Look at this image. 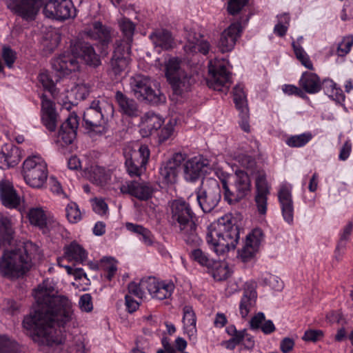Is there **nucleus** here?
<instances>
[{
    "label": "nucleus",
    "mask_w": 353,
    "mask_h": 353,
    "mask_svg": "<svg viewBox=\"0 0 353 353\" xmlns=\"http://www.w3.org/2000/svg\"><path fill=\"white\" fill-rule=\"evenodd\" d=\"M38 308L23 321V327L39 345L54 347L65 342L64 332L78 325L71 301L57 295L54 283L46 280L34 291Z\"/></svg>",
    "instance_id": "obj_1"
},
{
    "label": "nucleus",
    "mask_w": 353,
    "mask_h": 353,
    "mask_svg": "<svg viewBox=\"0 0 353 353\" xmlns=\"http://www.w3.org/2000/svg\"><path fill=\"white\" fill-rule=\"evenodd\" d=\"M14 232L9 218L0 216V248L5 250L0 257V275L11 280L23 276L33 263L39 261L42 254L39 248L32 242L15 246Z\"/></svg>",
    "instance_id": "obj_2"
},
{
    "label": "nucleus",
    "mask_w": 353,
    "mask_h": 353,
    "mask_svg": "<svg viewBox=\"0 0 353 353\" xmlns=\"http://www.w3.org/2000/svg\"><path fill=\"white\" fill-rule=\"evenodd\" d=\"M239 239V228L232 223L230 215L225 214L216 223L210 225L206 234V242L219 256H224L234 250Z\"/></svg>",
    "instance_id": "obj_3"
},
{
    "label": "nucleus",
    "mask_w": 353,
    "mask_h": 353,
    "mask_svg": "<svg viewBox=\"0 0 353 353\" xmlns=\"http://www.w3.org/2000/svg\"><path fill=\"white\" fill-rule=\"evenodd\" d=\"M194 213L188 203L181 199H176L171 204V218L172 224L179 230L181 238L187 245H199L201 243L198 236L196 226L193 221Z\"/></svg>",
    "instance_id": "obj_4"
},
{
    "label": "nucleus",
    "mask_w": 353,
    "mask_h": 353,
    "mask_svg": "<svg viewBox=\"0 0 353 353\" xmlns=\"http://www.w3.org/2000/svg\"><path fill=\"white\" fill-rule=\"evenodd\" d=\"M114 108L107 98L99 97L94 99L83 114L85 125L97 132L105 131L108 121L114 116Z\"/></svg>",
    "instance_id": "obj_5"
},
{
    "label": "nucleus",
    "mask_w": 353,
    "mask_h": 353,
    "mask_svg": "<svg viewBox=\"0 0 353 353\" xmlns=\"http://www.w3.org/2000/svg\"><path fill=\"white\" fill-rule=\"evenodd\" d=\"M165 74L176 95L188 92L194 80L188 72L182 61L176 57H171L165 62Z\"/></svg>",
    "instance_id": "obj_6"
},
{
    "label": "nucleus",
    "mask_w": 353,
    "mask_h": 353,
    "mask_svg": "<svg viewBox=\"0 0 353 353\" xmlns=\"http://www.w3.org/2000/svg\"><path fill=\"white\" fill-rule=\"evenodd\" d=\"M130 89L133 95L139 101L154 104L163 102V94L157 88L155 81L148 76L141 74L132 76L129 80Z\"/></svg>",
    "instance_id": "obj_7"
},
{
    "label": "nucleus",
    "mask_w": 353,
    "mask_h": 353,
    "mask_svg": "<svg viewBox=\"0 0 353 353\" xmlns=\"http://www.w3.org/2000/svg\"><path fill=\"white\" fill-rule=\"evenodd\" d=\"M23 175L28 185L33 188H42L48 176V165L44 159L39 154L28 157L23 163Z\"/></svg>",
    "instance_id": "obj_8"
},
{
    "label": "nucleus",
    "mask_w": 353,
    "mask_h": 353,
    "mask_svg": "<svg viewBox=\"0 0 353 353\" xmlns=\"http://www.w3.org/2000/svg\"><path fill=\"white\" fill-rule=\"evenodd\" d=\"M221 198L218 181L213 178L205 179L196 191V199L204 212H210L218 205Z\"/></svg>",
    "instance_id": "obj_9"
},
{
    "label": "nucleus",
    "mask_w": 353,
    "mask_h": 353,
    "mask_svg": "<svg viewBox=\"0 0 353 353\" xmlns=\"http://www.w3.org/2000/svg\"><path fill=\"white\" fill-rule=\"evenodd\" d=\"M228 63L223 59H215L209 62V77L207 80L209 88L217 91H228L230 81V72L227 69Z\"/></svg>",
    "instance_id": "obj_10"
},
{
    "label": "nucleus",
    "mask_w": 353,
    "mask_h": 353,
    "mask_svg": "<svg viewBox=\"0 0 353 353\" xmlns=\"http://www.w3.org/2000/svg\"><path fill=\"white\" fill-rule=\"evenodd\" d=\"M234 190L229 187L224 192V199L232 205L244 199L251 190V181L248 174L242 170L236 171L232 176Z\"/></svg>",
    "instance_id": "obj_11"
},
{
    "label": "nucleus",
    "mask_w": 353,
    "mask_h": 353,
    "mask_svg": "<svg viewBox=\"0 0 353 353\" xmlns=\"http://www.w3.org/2000/svg\"><path fill=\"white\" fill-rule=\"evenodd\" d=\"M27 217L32 225L39 228L43 233H47L59 227V223L46 209L41 206L30 208Z\"/></svg>",
    "instance_id": "obj_12"
},
{
    "label": "nucleus",
    "mask_w": 353,
    "mask_h": 353,
    "mask_svg": "<svg viewBox=\"0 0 353 353\" xmlns=\"http://www.w3.org/2000/svg\"><path fill=\"white\" fill-rule=\"evenodd\" d=\"M43 12L46 17L59 21L76 16V9L70 0H49L45 4Z\"/></svg>",
    "instance_id": "obj_13"
},
{
    "label": "nucleus",
    "mask_w": 353,
    "mask_h": 353,
    "mask_svg": "<svg viewBox=\"0 0 353 353\" xmlns=\"http://www.w3.org/2000/svg\"><path fill=\"white\" fill-rule=\"evenodd\" d=\"M150 157L148 146L141 145L139 150H134L128 154L125 166L130 176H139L145 170V165Z\"/></svg>",
    "instance_id": "obj_14"
},
{
    "label": "nucleus",
    "mask_w": 353,
    "mask_h": 353,
    "mask_svg": "<svg viewBox=\"0 0 353 353\" xmlns=\"http://www.w3.org/2000/svg\"><path fill=\"white\" fill-rule=\"evenodd\" d=\"M8 9L26 21L35 19L41 6L40 0H8Z\"/></svg>",
    "instance_id": "obj_15"
},
{
    "label": "nucleus",
    "mask_w": 353,
    "mask_h": 353,
    "mask_svg": "<svg viewBox=\"0 0 353 353\" xmlns=\"http://www.w3.org/2000/svg\"><path fill=\"white\" fill-rule=\"evenodd\" d=\"M212 170L209 161L203 157H194L188 160L184 165V178L187 181L194 182L202 174Z\"/></svg>",
    "instance_id": "obj_16"
},
{
    "label": "nucleus",
    "mask_w": 353,
    "mask_h": 353,
    "mask_svg": "<svg viewBox=\"0 0 353 353\" xmlns=\"http://www.w3.org/2000/svg\"><path fill=\"white\" fill-rule=\"evenodd\" d=\"M130 45L128 43H116V47L110 60L111 70L115 74L125 70L130 62Z\"/></svg>",
    "instance_id": "obj_17"
},
{
    "label": "nucleus",
    "mask_w": 353,
    "mask_h": 353,
    "mask_svg": "<svg viewBox=\"0 0 353 353\" xmlns=\"http://www.w3.org/2000/svg\"><path fill=\"white\" fill-rule=\"evenodd\" d=\"M143 287L153 299L164 300L169 299L174 290V285L172 282L159 281L154 277H148V281L143 283Z\"/></svg>",
    "instance_id": "obj_18"
},
{
    "label": "nucleus",
    "mask_w": 353,
    "mask_h": 353,
    "mask_svg": "<svg viewBox=\"0 0 353 353\" xmlns=\"http://www.w3.org/2000/svg\"><path fill=\"white\" fill-rule=\"evenodd\" d=\"M263 239V233L259 228L254 229L247 235L245 245L239 252L243 261H248L254 256Z\"/></svg>",
    "instance_id": "obj_19"
},
{
    "label": "nucleus",
    "mask_w": 353,
    "mask_h": 353,
    "mask_svg": "<svg viewBox=\"0 0 353 353\" xmlns=\"http://www.w3.org/2000/svg\"><path fill=\"white\" fill-rule=\"evenodd\" d=\"M52 68L63 75H68L72 72H76L79 68V63L76 53L71 51L64 52L58 57L54 59L52 62Z\"/></svg>",
    "instance_id": "obj_20"
},
{
    "label": "nucleus",
    "mask_w": 353,
    "mask_h": 353,
    "mask_svg": "<svg viewBox=\"0 0 353 353\" xmlns=\"http://www.w3.org/2000/svg\"><path fill=\"white\" fill-rule=\"evenodd\" d=\"M185 157L182 153H175L160 168V174L167 183H174L181 170Z\"/></svg>",
    "instance_id": "obj_21"
},
{
    "label": "nucleus",
    "mask_w": 353,
    "mask_h": 353,
    "mask_svg": "<svg viewBox=\"0 0 353 353\" xmlns=\"http://www.w3.org/2000/svg\"><path fill=\"white\" fill-rule=\"evenodd\" d=\"M291 185L283 183L278 191V199L281 205L282 215L284 220L292 223L294 219V205L292 196Z\"/></svg>",
    "instance_id": "obj_22"
},
{
    "label": "nucleus",
    "mask_w": 353,
    "mask_h": 353,
    "mask_svg": "<svg viewBox=\"0 0 353 353\" xmlns=\"http://www.w3.org/2000/svg\"><path fill=\"white\" fill-rule=\"evenodd\" d=\"M123 194H128L141 201H146L152 197L153 188L149 183L137 181H127L120 187Z\"/></svg>",
    "instance_id": "obj_23"
},
{
    "label": "nucleus",
    "mask_w": 353,
    "mask_h": 353,
    "mask_svg": "<svg viewBox=\"0 0 353 353\" xmlns=\"http://www.w3.org/2000/svg\"><path fill=\"white\" fill-rule=\"evenodd\" d=\"M79 126V117L74 113H71L60 128L58 134V142L63 145L71 144L77 137Z\"/></svg>",
    "instance_id": "obj_24"
},
{
    "label": "nucleus",
    "mask_w": 353,
    "mask_h": 353,
    "mask_svg": "<svg viewBox=\"0 0 353 353\" xmlns=\"http://www.w3.org/2000/svg\"><path fill=\"white\" fill-rule=\"evenodd\" d=\"M256 195L254 198L257 212L262 215L266 214L268 209V196L270 188L265 175L259 174L256 179Z\"/></svg>",
    "instance_id": "obj_25"
},
{
    "label": "nucleus",
    "mask_w": 353,
    "mask_h": 353,
    "mask_svg": "<svg viewBox=\"0 0 353 353\" xmlns=\"http://www.w3.org/2000/svg\"><path fill=\"white\" fill-rule=\"evenodd\" d=\"M256 283L250 281L245 283L243 294L239 303V312L242 318L248 316L254 307L257 298Z\"/></svg>",
    "instance_id": "obj_26"
},
{
    "label": "nucleus",
    "mask_w": 353,
    "mask_h": 353,
    "mask_svg": "<svg viewBox=\"0 0 353 353\" xmlns=\"http://www.w3.org/2000/svg\"><path fill=\"white\" fill-rule=\"evenodd\" d=\"M185 37L187 43L184 46V50L186 53L194 54L200 52L203 54L208 53L210 45L199 33L190 30L187 32Z\"/></svg>",
    "instance_id": "obj_27"
},
{
    "label": "nucleus",
    "mask_w": 353,
    "mask_h": 353,
    "mask_svg": "<svg viewBox=\"0 0 353 353\" xmlns=\"http://www.w3.org/2000/svg\"><path fill=\"white\" fill-rule=\"evenodd\" d=\"M242 31L241 25L239 23H232L221 34L218 47L221 52L231 51L240 37Z\"/></svg>",
    "instance_id": "obj_28"
},
{
    "label": "nucleus",
    "mask_w": 353,
    "mask_h": 353,
    "mask_svg": "<svg viewBox=\"0 0 353 353\" xmlns=\"http://www.w3.org/2000/svg\"><path fill=\"white\" fill-rule=\"evenodd\" d=\"M41 121L48 130L53 132L56 130L58 115L54 104L44 95L41 97Z\"/></svg>",
    "instance_id": "obj_29"
},
{
    "label": "nucleus",
    "mask_w": 353,
    "mask_h": 353,
    "mask_svg": "<svg viewBox=\"0 0 353 353\" xmlns=\"http://www.w3.org/2000/svg\"><path fill=\"white\" fill-rule=\"evenodd\" d=\"M0 199L3 205L10 209H16L21 203L19 195L8 181H0Z\"/></svg>",
    "instance_id": "obj_30"
},
{
    "label": "nucleus",
    "mask_w": 353,
    "mask_h": 353,
    "mask_svg": "<svg viewBox=\"0 0 353 353\" xmlns=\"http://www.w3.org/2000/svg\"><path fill=\"white\" fill-rule=\"evenodd\" d=\"M21 152L18 147L12 144H5L0 151V168L7 169L19 163Z\"/></svg>",
    "instance_id": "obj_31"
},
{
    "label": "nucleus",
    "mask_w": 353,
    "mask_h": 353,
    "mask_svg": "<svg viewBox=\"0 0 353 353\" xmlns=\"http://www.w3.org/2000/svg\"><path fill=\"white\" fill-rule=\"evenodd\" d=\"M85 34L92 39L107 44L111 41V29L101 22L95 21L85 28Z\"/></svg>",
    "instance_id": "obj_32"
},
{
    "label": "nucleus",
    "mask_w": 353,
    "mask_h": 353,
    "mask_svg": "<svg viewBox=\"0 0 353 353\" xmlns=\"http://www.w3.org/2000/svg\"><path fill=\"white\" fill-rule=\"evenodd\" d=\"M72 52L76 53L77 59L81 58L88 65L96 67L101 63L100 59L93 47L88 43H78L73 45Z\"/></svg>",
    "instance_id": "obj_33"
},
{
    "label": "nucleus",
    "mask_w": 353,
    "mask_h": 353,
    "mask_svg": "<svg viewBox=\"0 0 353 353\" xmlns=\"http://www.w3.org/2000/svg\"><path fill=\"white\" fill-rule=\"evenodd\" d=\"M183 323L184 333L190 341H196L197 339L196 318L193 309L190 305H185L183 309Z\"/></svg>",
    "instance_id": "obj_34"
},
{
    "label": "nucleus",
    "mask_w": 353,
    "mask_h": 353,
    "mask_svg": "<svg viewBox=\"0 0 353 353\" xmlns=\"http://www.w3.org/2000/svg\"><path fill=\"white\" fill-rule=\"evenodd\" d=\"M163 123V120L159 115L154 112L146 113L141 120V134L144 137L151 135L161 127Z\"/></svg>",
    "instance_id": "obj_35"
},
{
    "label": "nucleus",
    "mask_w": 353,
    "mask_h": 353,
    "mask_svg": "<svg viewBox=\"0 0 353 353\" xmlns=\"http://www.w3.org/2000/svg\"><path fill=\"white\" fill-rule=\"evenodd\" d=\"M115 100L121 113L129 117H137L138 115V105L134 99L129 98L121 91H117Z\"/></svg>",
    "instance_id": "obj_36"
},
{
    "label": "nucleus",
    "mask_w": 353,
    "mask_h": 353,
    "mask_svg": "<svg viewBox=\"0 0 353 353\" xmlns=\"http://www.w3.org/2000/svg\"><path fill=\"white\" fill-rule=\"evenodd\" d=\"M155 48L160 50H169L174 46V40L171 33L165 30H157L150 35Z\"/></svg>",
    "instance_id": "obj_37"
},
{
    "label": "nucleus",
    "mask_w": 353,
    "mask_h": 353,
    "mask_svg": "<svg viewBox=\"0 0 353 353\" xmlns=\"http://www.w3.org/2000/svg\"><path fill=\"white\" fill-rule=\"evenodd\" d=\"M299 85L309 94L316 93L321 88V81L318 75L309 72H305L302 74L299 80Z\"/></svg>",
    "instance_id": "obj_38"
},
{
    "label": "nucleus",
    "mask_w": 353,
    "mask_h": 353,
    "mask_svg": "<svg viewBox=\"0 0 353 353\" xmlns=\"http://www.w3.org/2000/svg\"><path fill=\"white\" fill-rule=\"evenodd\" d=\"M64 250V256L68 261H74L77 263H82L87 259V252L81 245L76 242H72L69 245L65 247Z\"/></svg>",
    "instance_id": "obj_39"
},
{
    "label": "nucleus",
    "mask_w": 353,
    "mask_h": 353,
    "mask_svg": "<svg viewBox=\"0 0 353 353\" xmlns=\"http://www.w3.org/2000/svg\"><path fill=\"white\" fill-rule=\"evenodd\" d=\"M87 175L90 181L98 185H105L110 179V174L105 168L97 165H92L87 168Z\"/></svg>",
    "instance_id": "obj_40"
},
{
    "label": "nucleus",
    "mask_w": 353,
    "mask_h": 353,
    "mask_svg": "<svg viewBox=\"0 0 353 353\" xmlns=\"http://www.w3.org/2000/svg\"><path fill=\"white\" fill-rule=\"evenodd\" d=\"M312 138V134L310 132H306L288 137L285 143L291 148H301L309 143Z\"/></svg>",
    "instance_id": "obj_41"
},
{
    "label": "nucleus",
    "mask_w": 353,
    "mask_h": 353,
    "mask_svg": "<svg viewBox=\"0 0 353 353\" xmlns=\"http://www.w3.org/2000/svg\"><path fill=\"white\" fill-rule=\"evenodd\" d=\"M292 46L295 54L296 58L300 63L307 69L314 70V66L309 55L305 51L303 48L295 41L292 43Z\"/></svg>",
    "instance_id": "obj_42"
},
{
    "label": "nucleus",
    "mask_w": 353,
    "mask_h": 353,
    "mask_svg": "<svg viewBox=\"0 0 353 353\" xmlns=\"http://www.w3.org/2000/svg\"><path fill=\"white\" fill-rule=\"evenodd\" d=\"M234 101L236 108L239 110L243 109V113H246L248 108L246 95L244 92L243 85L238 84L234 88Z\"/></svg>",
    "instance_id": "obj_43"
},
{
    "label": "nucleus",
    "mask_w": 353,
    "mask_h": 353,
    "mask_svg": "<svg viewBox=\"0 0 353 353\" xmlns=\"http://www.w3.org/2000/svg\"><path fill=\"white\" fill-rule=\"evenodd\" d=\"M100 268L106 272V278L110 281L117 272V261L112 257H103L100 261Z\"/></svg>",
    "instance_id": "obj_44"
},
{
    "label": "nucleus",
    "mask_w": 353,
    "mask_h": 353,
    "mask_svg": "<svg viewBox=\"0 0 353 353\" xmlns=\"http://www.w3.org/2000/svg\"><path fill=\"white\" fill-rule=\"evenodd\" d=\"M119 26L124 36L126 37L127 41H117V43H128L130 44L134 32V24L128 19L123 17L119 21Z\"/></svg>",
    "instance_id": "obj_45"
},
{
    "label": "nucleus",
    "mask_w": 353,
    "mask_h": 353,
    "mask_svg": "<svg viewBox=\"0 0 353 353\" xmlns=\"http://www.w3.org/2000/svg\"><path fill=\"white\" fill-rule=\"evenodd\" d=\"M190 258L202 266L210 267L212 265V260L208 254L199 248L194 249L191 252Z\"/></svg>",
    "instance_id": "obj_46"
},
{
    "label": "nucleus",
    "mask_w": 353,
    "mask_h": 353,
    "mask_svg": "<svg viewBox=\"0 0 353 353\" xmlns=\"http://www.w3.org/2000/svg\"><path fill=\"white\" fill-rule=\"evenodd\" d=\"M353 229V224L352 223H348L343 230V232L341 234L340 241L336 248L335 250V255L336 257H338L341 255V251H343L345 248V241L348 239L350 235L352 233Z\"/></svg>",
    "instance_id": "obj_47"
},
{
    "label": "nucleus",
    "mask_w": 353,
    "mask_h": 353,
    "mask_svg": "<svg viewBox=\"0 0 353 353\" xmlns=\"http://www.w3.org/2000/svg\"><path fill=\"white\" fill-rule=\"evenodd\" d=\"M65 211L66 216L70 223H76L81 219V214L76 203H68Z\"/></svg>",
    "instance_id": "obj_48"
},
{
    "label": "nucleus",
    "mask_w": 353,
    "mask_h": 353,
    "mask_svg": "<svg viewBox=\"0 0 353 353\" xmlns=\"http://www.w3.org/2000/svg\"><path fill=\"white\" fill-rule=\"evenodd\" d=\"M353 46V37H344L341 41L338 44L336 48V54L339 57H345L347 54Z\"/></svg>",
    "instance_id": "obj_49"
},
{
    "label": "nucleus",
    "mask_w": 353,
    "mask_h": 353,
    "mask_svg": "<svg viewBox=\"0 0 353 353\" xmlns=\"http://www.w3.org/2000/svg\"><path fill=\"white\" fill-rule=\"evenodd\" d=\"M148 281V278L141 279L139 284L132 282L129 283L128 289V292L131 295H134L139 299L145 297V290L147 288L143 287V283Z\"/></svg>",
    "instance_id": "obj_50"
},
{
    "label": "nucleus",
    "mask_w": 353,
    "mask_h": 353,
    "mask_svg": "<svg viewBox=\"0 0 353 353\" xmlns=\"http://www.w3.org/2000/svg\"><path fill=\"white\" fill-rule=\"evenodd\" d=\"M228 332L232 336V339L229 340V344L233 343L232 348H234L248 336L245 330H236L234 326L228 327Z\"/></svg>",
    "instance_id": "obj_51"
},
{
    "label": "nucleus",
    "mask_w": 353,
    "mask_h": 353,
    "mask_svg": "<svg viewBox=\"0 0 353 353\" xmlns=\"http://www.w3.org/2000/svg\"><path fill=\"white\" fill-rule=\"evenodd\" d=\"M17 344L6 336H0V353H11Z\"/></svg>",
    "instance_id": "obj_52"
},
{
    "label": "nucleus",
    "mask_w": 353,
    "mask_h": 353,
    "mask_svg": "<svg viewBox=\"0 0 353 353\" xmlns=\"http://www.w3.org/2000/svg\"><path fill=\"white\" fill-rule=\"evenodd\" d=\"M38 79L45 90L49 91L52 94H54V83L48 72H41Z\"/></svg>",
    "instance_id": "obj_53"
},
{
    "label": "nucleus",
    "mask_w": 353,
    "mask_h": 353,
    "mask_svg": "<svg viewBox=\"0 0 353 353\" xmlns=\"http://www.w3.org/2000/svg\"><path fill=\"white\" fill-rule=\"evenodd\" d=\"M323 336V332L320 330L310 329L305 332L302 339L306 342L316 343Z\"/></svg>",
    "instance_id": "obj_54"
},
{
    "label": "nucleus",
    "mask_w": 353,
    "mask_h": 353,
    "mask_svg": "<svg viewBox=\"0 0 353 353\" xmlns=\"http://www.w3.org/2000/svg\"><path fill=\"white\" fill-rule=\"evenodd\" d=\"M248 0H228L227 10L232 15L239 12L248 3Z\"/></svg>",
    "instance_id": "obj_55"
},
{
    "label": "nucleus",
    "mask_w": 353,
    "mask_h": 353,
    "mask_svg": "<svg viewBox=\"0 0 353 353\" xmlns=\"http://www.w3.org/2000/svg\"><path fill=\"white\" fill-rule=\"evenodd\" d=\"M79 305L83 312H90L93 309L92 296L90 294H84L81 296Z\"/></svg>",
    "instance_id": "obj_56"
},
{
    "label": "nucleus",
    "mask_w": 353,
    "mask_h": 353,
    "mask_svg": "<svg viewBox=\"0 0 353 353\" xmlns=\"http://www.w3.org/2000/svg\"><path fill=\"white\" fill-rule=\"evenodd\" d=\"M72 92L77 100H83L90 93V87L85 83L78 84L74 88Z\"/></svg>",
    "instance_id": "obj_57"
},
{
    "label": "nucleus",
    "mask_w": 353,
    "mask_h": 353,
    "mask_svg": "<svg viewBox=\"0 0 353 353\" xmlns=\"http://www.w3.org/2000/svg\"><path fill=\"white\" fill-rule=\"evenodd\" d=\"M214 171L215 175L220 179L223 184V188L224 190V192L228 187V181L232 178L233 175H231L228 174V172H225L221 168L219 167H215L212 168Z\"/></svg>",
    "instance_id": "obj_58"
},
{
    "label": "nucleus",
    "mask_w": 353,
    "mask_h": 353,
    "mask_svg": "<svg viewBox=\"0 0 353 353\" xmlns=\"http://www.w3.org/2000/svg\"><path fill=\"white\" fill-rule=\"evenodd\" d=\"M2 57L8 68H12L16 59L15 52L9 47H3Z\"/></svg>",
    "instance_id": "obj_59"
},
{
    "label": "nucleus",
    "mask_w": 353,
    "mask_h": 353,
    "mask_svg": "<svg viewBox=\"0 0 353 353\" xmlns=\"http://www.w3.org/2000/svg\"><path fill=\"white\" fill-rule=\"evenodd\" d=\"M175 121H170L161 130L159 139L161 141L168 139L174 132Z\"/></svg>",
    "instance_id": "obj_60"
},
{
    "label": "nucleus",
    "mask_w": 353,
    "mask_h": 353,
    "mask_svg": "<svg viewBox=\"0 0 353 353\" xmlns=\"http://www.w3.org/2000/svg\"><path fill=\"white\" fill-rule=\"evenodd\" d=\"M341 19L347 21L353 19V0H347L342 10Z\"/></svg>",
    "instance_id": "obj_61"
},
{
    "label": "nucleus",
    "mask_w": 353,
    "mask_h": 353,
    "mask_svg": "<svg viewBox=\"0 0 353 353\" xmlns=\"http://www.w3.org/2000/svg\"><path fill=\"white\" fill-rule=\"evenodd\" d=\"M212 276L216 281H223L229 276V271L226 266L219 265L213 270Z\"/></svg>",
    "instance_id": "obj_62"
},
{
    "label": "nucleus",
    "mask_w": 353,
    "mask_h": 353,
    "mask_svg": "<svg viewBox=\"0 0 353 353\" xmlns=\"http://www.w3.org/2000/svg\"><path fill=\"white\" fill-rule=\"evenodd\" d=\"M351 152L352 143L350 140H347L340 150L339 159L343 161L347 160L350 157Z\"/></svg>",
    "instance_id": "obj_63"
},
{
    "label": "nucleus",
    "mask_w": 353,
    "mask_h": 353,
    "mask_svg": "<svg viewBox=\"0 0 353 353\" xmlns=\"http://www.w3.org/2000/svg\"><path fill=\"white\" fill-rule=\"evenodd\" d=\"M294 344L292 339L285 337L281 341L280 350L283 353H289L293 350Z\"/></svg>",
    "instance_id": "obj_64"
}]
</instances>
